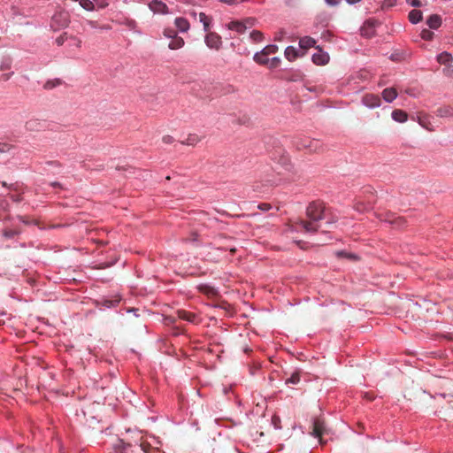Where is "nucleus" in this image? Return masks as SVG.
I'll use <instances>...</instances> for the list:
<instances>
[{"mask_svg":"<svg viewBox=\"0 0 453 453\" xmlns=\"http://www.w3.org/2000/svg\"><path fill=\"white\" fill-rule=\"evenodd\" d=\"M199 19L203 24L204 29L208 30L210 27L211 19L205 13L200 12Z\"/></svg>","mask_w":453,"mask_h":453,"instance_id":"nucleus-29","label":"nucleus"},{"mask_svg":"<svg viewBox=\"0 0 453 453\" xmlns=\"http://www.w3.org/2000/svg\"><path fill=\"white\" fill-rule=\"evenodd\" d=\"M338 255H339V256H342V255H344V256H346V257H350V258H355V257H356V256H355V255H352V254H349V255H347V254H346V253H344V252H339V253H338Z\"/></svg>","mask_w":453,"mask_h":453,"instance_id":"nucleus-53","label":"nucleus"},{"mask_svg":"<svg viewBox=\"0 0 453 453\" xmlns=\"http://www.w3.org/2000/svg\"><path fill=\"white\" fill-rule=\"evenodd\" d=\"M11 149L12 145L5 142H0V153L8 152Z\"/></svg>","mask_w":453,"mask_h":453,"instance_id":"nucleus-41","label":"nucleus"},{"mask_svg":"<svg viewBox=\"0 0 453 453\" xmlns=\"http://www.w3.org/2000/svg\"><path fill=\"white\" fill-rule=\"evenodd\" d=\"M164 35L168 37V38H172L173 39V37L176 36V32L173 29L166 28L164 31Z\"/></svg>","mask_w":453,"mask_h":453,"instance_id":"nucleus-40","label":"nucleus"},{"mask_svg":"<svg viewBox=\"0 0 453 453\" xmlns=\"http://www.w3.org/2000/svg\"><path fill=\"white\" fill-rule=\"evenodd\" d=\"M227 27L230 30H235L239 34H243L247 30V25L238 20L229 22Z\"/></svg>","mask_w":453,"mask_h":453,"instance_id":"nucleus-11","label":"nucleus"},{"mask_svg":"<svg viewBox=\"0 0 453 453\" xmlns=\"http://www.w3.org/2000/svg\"><path fill=\"white\" fill-rule=\"evenodd\" d=\"M205 43L209 48L218 50L222 44L221 37L216 33L211 32L205 36Z\"/></svg>","mask_w":453,"mask_h":453,"instance_id":"nucleus-5","label":"nucleus"},{"mask_svg":"<svg viewBox=\"0 0 453 453\" xmlns=\"http://www.w3.org/2000/svg\"><path fill=\"white\" fill-rule=\"evenodd\" d=\"M247 25V29L252 27L255 25L256 19L253 18H248L242 21Z\"/></svg>","mask_w":453,"mask_h":453,"instance_id":"nucleus-44","label":"nucleus"},{"mask_svg":"<svg viewBox=\"0 0 453 453\" xmlns=\"http://www.w3.org/2000/svg\"><path fill=\"white\" fill-rule=\"evenodd\" d=\"M281 35H279V38H277L278 41H280Z\"/></svg>","mask_w":453,"mask_h":453,"instance_id":"nucleus-59","label":"nucleus"},{"mask_svg":"<svg viewBox=\"0 0 453 453\" xmlns=\"http://www.w3.org/2000/svg\"><path fill=\"white\" fill-rule=\"evenodd\" d=\"M127 446L122 441H119L115 447L117 453H125Z\"/></svg>","mask_w":453,"mask_h":453,"instance_id":"nucleus-38","label":"nucleus"},{"mask_svg":"<svg viewBox=\"0 0 453 453\" xmlns=\"http://www.w3.org/2000/svg\"><path fill=\"white\" fill-rule=\"evenodd\" d=\"M19 231L14 230V229H5L4 231V235L7 238H12L15 235L19 234Z\"/></svg>","mask_w":453,"mask_h":453,"instance_id":"nucleus-36","label":"nucleus"},{"mask_svg":"<svg viewBox=\"0 0 453 453\" xmlns=\"http://www.w3.org/2000/svg\"><path fill=\"white\" fill-rule=\"evenodd\" d=\"M378 24L379 22L376 19H367L361 27V35L367 38L372 37L375 35V27Z\"/></svg>","mask_w":453,"mask_h":453,"instance_id":"nucleus-4","label":"nucleus"},{"mask_svg":"<svg viewBox=\"0 0 453 453\" xmlns=\"http://www.w3.org/2000/svg\"><path fill=\"white\" fill-rule=\"evenodd\" d=\"M184 40L181 37H178L177 35L173 38L172 42L169 43L168 47L171 50H178L183 47Z\"/></svg>","mask_w":453,"mask_h":453,"instance_id":"nucleus-22","label":"nucleus"},{"mask_svg":"<svg viewBox=\"0 0 453 453\" xmlns=\"http://www.w3.org/2000/svg\"><path fill=\"white\" fill-rule=\"evenodd\" d=\"M365 397L367 400H369V401H372V400L374 399V396H373L372 394H370V393H366V394L365 395Z\"/></svg>","mask_w":453,"mask_h":453,"instance_id":"nucleus-51","label":"nucleus"},{"mask_svg":"<svg viewBox=\"0 0 453 453\" xmlns=\"http://www.w3.org/2000/svg\"><path fill=\"white\" fill-rule=\"evenodd\" d=\"M434 36V33L428 29H423L421 32V37L424 40L430 41Z\"/></svg>","mask_w":453,"mask_h":453,"instance_id":"nucleus-32","label":"nucleus"},{"mask_svg":"<svg viewBox=\"0 0 453 453\" xmlns=\"http://www.w3.org/2000/svg\"><path fill=\"white\" fill-rule=\"evenodd\" d=\"M80 4L87 11H93L95 9L94 1L91 0H81Z\"/></svg>","mask_w":453,"mask_h":453,"instance_id":"nucleus-30","label":"nucleus"},{"mask_svg":"<svg viewBox=\"0 0 453 453\" xmlns=\"http://www.w3.org/2000/svg\"><path fill=\"white\" fill-rule=\"evenodd\" d=\"M363 104L369 108H375L380 105V98L374 94H366L362 98Z\"/></svg>","mask_w":453,"mask_h":453,"instance_id":"nucleus-6","label":"nucleus"},{"mask_svg":"<svg viewBox=\"0 0 453 453\" xmlns=\"http://www.w3.org/2000/svg\"><path fill=\"white\" fill-rule=\"evenodd\" d=\"M281 35H279V38H277L278 41H280Z\"/></svg>","mask_w":453,"mask_h":453,"instance_id":"nucleus-60","label":"nucleus"},{"mask_svg":"<svg viewBox=\"0 0 453 453\" xmlns=\"http://www.w3.org/2000/svg\"><path fill=\"white\" fill-rule=\"evenodd\" d=\"M162 141L165 144H171L174 142V138L173 136L167 134V135L163 136Z\"/></svg>","mask_w":453,"mask_h":453,"instance_id":"nucleus-45","label":"nucleus"},{"mask_svg":"<svg viewBox=\"0 0 453 453\" xmlns=\"http://www.w3.org/2000/svg\"><path fill=\"white\" fill-rule=\"evenodd\" d=\"M199 288L201 291H203L208 295H215L216 294V290L210 286H200Z\"/></svg>","mask_w":453,"mask_h":453,"instance_id":"nucleus-34","label":"nucleus"},{"mask_svg":"<svg viewBox=\"0 0 453 453\" xmlns=\"http://www.w3.org/2000/svg\"><path fill=\"white\" fill-rule=\"evenodd\" d=\"M250 37L251 38V40L253 42H258L263 40L264 35L262 34V32H260L258 30H254L250 33Z\"/></svg>","mask_w":453,"mask_h":453,"instance_id":"nucleus-28","label":"nucleus"},{"mask_svg":"<svg viewBox=\"0 0 453 453\" xmlns=\"http://www.w3.org/2000/svg\"><path fill=\"white\" fill-rule=\"evenodd\" d=\"M10 198L16 203H19L22 200V196L20 195H10Z\"/></svg>","mask_w":453,"mask_h":453,"instance_id":"nucleus-47","label":"nucleus"},{"mask_svg":"<svg viewBox=\"0 0 453 453\" xmlns=\"http://www.w3.org/2000/svg\"><path fill=\"white\" fill-rule=\"evenodd\" d=\"M285 57L288 61H294L298 58V51L293 46H288L285 50Z\"/></svg>","mask_w":453,"mask_h":453,"instance_id":"nucleus-20","label":"nucleus"},{"mask_svg":"<svg viewBox=\"0 0 453 453\" xmlns=\"http://www.w3.org/2000/svg\"><path fill=\"white\" fill-rule=\"evenodd\" d=\"M295 146L298 150H306L309 153H319L323 150V144L320 141L308 137L296 138Z\"/></svg>","mask_w":453,"mask_h":453,"instance_id":"nucleus-2","label":"nucleus"},{"mask_svg":"<svg viewBox=\"0 0 453 453\" xmlns=\"http://www.w3.org/2000/svg\"><path fill=\"white\" fill-rule=\"evenodd\" d=\"M271 204L270 203H260L258 205V208L262 211H268L271 209Z\"/></svg>","mask_w":453,"mask_h":453,"instance_id":"nucleus-48","label":"nucleus"},{"mask_svg":"<svg viewBox=\"0 0 453 453\" xmlns=\"http://www.w3.org/2000/svg\"><path fill=\"white\" fill-rule=\"evenodd\" d=\"M221 1H222V2H225V3L228 4H234V0H221Z\"/></svg>","mask_w":453,"mask_h":453,"instance_id":"nucleus-55","label":"nucleus"},{"mask_svg":"<svg viewBox=\"0 0 453 453\" xmlns=\"http://www.w3.org/2000/svg\"><path fill=\"white\" fill-rule=\"evenodd\" d=\"M312 61L315 65H324L328 63L329 56L327 53L319 50V52L313 54Z\"/></svg>","mask_w":453,"mask_h":453,"instance_id":"nucleus-10","label":"nucleus"},{"mask_svg":"<svg viewBox=\"0 0 453 453\" xmlns=\"http://www.w3.org/2000/svg\"><path fill=\"white\" fill-rule=\"evenodd\" d=\"M308 219H301L296 223V229L304 233L315 234L319 231V222L326 218V206L320 201L311 202L306 209Z\"/></svg>","mask_w":453,"mask_h":453,"instance_id":"nucleus-1","label":"nucleus"},{"mask_svg":"<svg viewBox=\"0 0 453 453\" xmlns=\"http://www.w3.org/2000/svg\"><path fill=\"white\" fill-rule=\"evenodd\" d=\"M253 59L256 63L263 65H267L269 63V58H267L265 55L262 54V51L257 52L254 55Z\"/></svg>","mask_w":453,"mask_h":453,"instance_id":"nucleus-23","label":"nucleus"},{"mask_svg":"<svg viewBox=\"0 0 453 453\" xmlns=\"http://www.w3.org/2000/svg\"><path fill=\"white\" fill-rule=\"evenodd\" d=\"M150 9L155 13L165 14L168 13L167 5L162 1L153 0L149 4Z\"/></svg>","mask_w":453,"mask_h":453,"instance_id":"nucleus-7","label":"nucleus"},{"mask_svg":"<svg viewBox=\"0 0 453 453\" xmlns=\"http://www.w3.org/2000/svg\"><path fill=\"white\" fill-rule=\"evenodd\" d=\"M174 24L180 32H187L189 29V23L185 18H176Z\"/></svg>","mask_w":453,"mask_h":453,"instance_id":"nucleus-18","label":"nucleus"},{"mask_svg":"<svg viewBox=\"0 0 453 453\" xmlns=\"http://www.w3.org/2000/svg\"><path fill=\"white\" fill-rule=\"evenodd\" d=\"M422 126H423L424 127H426L428 131H433V129H432V128H429L428 127H426V126H425V125H423V124H422Z\"/></svg>","mask_w":453,"mask_h":453,"instance_id":"nucleus-58","label":"nucleus"},{"mask_svg":"<svg viewBox=\"0 0 453 453\" xmlns=\"http://www.w3.org/2000/svg\"><path fill=\"white\" fill-rule=\"evenodd\" d=\"M93 1H94L95 7L96 6L97 8H100V9L104 8L109 4L108 0H93Z\"/></svg>","mask_w":453,"mask_h":453,"instance_id":"nucleus-37","label":"nucleus"},{"mask_svg":"<svg viewBox=\"0 0 453 453\" xmlns=\"http://www.w3.org/2000/svg\"><path fill=\"white\" fill-rule=\"evenodd\" d=\"M32 124H33V122H32V121L27 122V127L30 129V128H31Z\"/></svg>","mask_w":453,"mask_h":453,"instance_id":"nucleus-57","label":"nucleus"},{"mask_svg":"<svg viewBox=\"0 0 453 453\" xmlns=\"http://www.w3.org/2000/svg\"><path fill=\"white\" fill-rule=\"evenodd\" d=\"M19 219L21 222L25 223V224H28V223H29V222H28V220L27 219V218H26L25 216H19Z\"/></svg>","mask_w":453,"mask_h":453,"instance_id":"nucleus-52","label":"nucleus"},{"mask_svg":"<svg viewBox=\"0 0 453 453\" xmlns=\"http://www.w3.org/2000/svg\"><path fill=\"white\" fill-rule=\"evenodd\" d=\"M346 1L349 4H354L360 2L361 0H346Z\"/></svg>","mask_w":453,"mask_h":453,"instance_id":"nucleus-54","label":"nucleus"},{"mask_svg":"<svg viewBox=\"0 0 453 453\" xmlns=\"http://www.w3.org/2000/svg\"><path fill=\"white\" fill-rule=\"evenodd\" d=\"M69 19L66 12H58L52 17V27L58 24V27H66L68 25Z\"/></svg>","mask_w":453,"mask_h":453,"instance_id":"nucleus-8","label":"nucleus"},{"mask_svg":"<svg viewBox=\"0 0 453 453\" xmlns=\"http://www.w3.org/2000/svg\"><path fill=\"white\" fill-rule=\"evenodd\" d=\"M69 39V37L67 36L66 33H64L62 34L61 35H59L57 39H56V43L58 45V46H61L64 44V42L65 41H67Z\"/></svg>","mask_w":453,"mask_h":453,"instance_id":"nucleus-35","label":"nucleus"},{"mask_svg":"<svg viewBox=\"0 0 453 453\" xmlns=\"http://www.w3.org/2000/svg\"><path fill=\"white\" fill-rule=\"evenodd\" d=\"M329 5L335 6L340 4L341 0H325Z\"/></svg>","mask_w":453,"mask_h":453,"instance_id":"nucleus-50","label":"nucleus"},{"mask_svg":"<svg viewBox=\"0 0 453 453\" xmlns=\"http://www.w3.org/2000/svg\"><path fill=\"white\" fill-rule=\"evenodd\" d=\"M119 301H120L119 298L114 299V300L105 299V300H104L103 304L108 308H111V307L115 306L117 303H119Z\"/></svg>","mask_w":453,"mask_h":453,"instance_id":"nucleus-33","label":"nucleus"},{"mask_svg":"<svg viewBox=\"0 0 453 453\" xmlns=\"http://www.w3.org/2000/svg\"><path fill=\"white\" fill-rule=\"evenodd\" d=\"M177 316L179 319L196 323V315L195 313L187 311L185 310H178L177 311Z\"/></svg>","mask_w":453,"mask_h":453,"instance_id":"nucleus-13","label":"nucleus"},{"mask_svg":"<svg viewBox=\"0 0 453 453\" xmlns=\"http://www.w3.org/2000/svg\"><path fill=\"white\" fill-rule=\"evenodd\" d=\"M440 64L446 65L452 61V56L448 52H442L437 56Z\"/></svg>","mask_w":453,"mask_h":453,"instance_id":"nucleus-24","label":"nucleus"},{"mask_svg":"<svg viewBox=\"0 0 453 453\" xmlns=\"http://www.w3.org/2000/svg\"><path fill=\"white\" fill-rule=\"evenodd\" d=\"M406 3L414 7H420L421 2L419 0H405Z\"/></svg>","mask_w":453,"mask_h":453,"instance_id":"nucleus-46","label":"nucleus"},{"mask_svg":"<svg viewBox=\"0 0 453 453\" xmlns=\"http://www.w3.org/2000/svg\"><path fill=\"white\" fill-rule=\"evenodd\" d=\"M300 381V372L298 371L293 372L291 376L286 380V384H297Z\"/></svg>","mask_w":453,"mask_h":453,"instance_id":"nucleus-26","label":"nucleus"},{"mask_svg":"<svg viewBox=\"0 0 453 453\" xmlns=\"http://www.w3.org/2000/svg\"><path fill=\"white\" fill-rule=\"evenodd\" d=\"M392 119L396 122L403 123L408 119V114L403 110H394Z\"/></svg>","mask_w":453,"mask_h":453,"instance_id":"nucleus-15","label":"nucleus"},{"mask_svg":"<svg viewBox=\"0 0 453 453\" xmlns=\"http://www.w3.org/2000/svg\"><path fill=\"white\" fill-rule=\"evenodd\" d=\"M262 54L265 55L266 57L274 54L278 51V46L271 44L265 47L262 50Z\"/></svg>","mask_w":453,"mask_h":453,"instance_id":"nucleus-27","label":"nucleus"},{"mask_svg":"<svg viewBox=\"0 0 453 453\" xmlns=\"http://www.w3.org/2000/svg\"><path fill=\"white\" fill-rule=\"evenodd\" d=\"M372 201H369V205H371ZM370 208V206L366 207L362 202H357L356 204V209L359 211H363Z\"/></svg>","mask_w":453,"mask_h":453,"instance_id":"nucleus-43","label":"nucleus"},{"mask_svg":"<svg viewBox=\"0 0 453 453\" xmlns=\"http://www.w3.org/2000/svg\"><path fill=\"white\" fill-rule=\"evenodd\" d=\"M382 97L386 102L391 103L397 97V91L395 88H387L382 91Z\"/></svg>","mask_w":453,"mask_h":453,"instance_id":"nucleus-14","label":"nucleus"},{"mask_svg":"<svg viewBox=\"0 0 453 453\" xmlns=\"http://www.w3.org/2000/svg\"><path fill=\"white\" fill-rule=\"evenodd\" d=\"M380 219L397 226H403L404 222L403 218L395 217L392 212H386L384 215H381Z\"/></svg>","mask_w":453,"mask_h":453,"instance_id":"nucleus-9","label":"nucleus"},{"mask_svg":"<svg viewBox=\"0 0 453 453\" xmlns=\"http://www.w3.org/2000/svg\"><path fill=\"white\" fill-rule=\"evenodd\" d=\"M202 138L196 134H189L186 140L182 141L181 143L188 146H195L200 142Z\"/></svg>","mask_w":453,"mask_h":453,"instance_id":"nucleus-17","label":"nucleus"},{"mask_svg":"<svg viewBox=\"0 0 453 453\" xmlns=\"http://www.w3.org/2000/svg\"><path fill=\"white\" fill-rule=\"evenodd\" d=\"M328 433L327 427L326 426L325 420L321 418H316L313 420L312 425V432L311 434L319 438L320 441H322V436Z\"/></svg>","mask_w":453,"mask_h":453,"instance_id":"nucleus-3","label":"nucleus"},{"mask_svg":"<svg viewBox=\"0 0 453 453\" xmlns=\"http://www.w3.org/2000/svg\"><path fill=\"white\" fill-rule=\"evenodd\" d=\"M435 114L440 118L453 117V107L449 105L441 106L436 110Z\"/></svg>","mask_w":453,"mask_h":453,"instance_id":"nucleus-12","label":"nucleus"},{"mask_svg":"<svg viewBox=\"0 0 453 453\" xmlns=\"http://www.w3.org/2000/svg\"><path fill=\"white\" fill-rule=\"evenodd\" d=\"M12 74L13 73H4L0 79L4 81H7L12 76Z\"/></svg>","mask_w":453,"mask_h":453,"instance_id":"nucleus-49","label":"nucleus"},{"mask_svg":"<svg viewBox=\"0 0 453 453\" xmlns=\"http://www.w3.org/2000/svg\"><path fill=\"white\" fill-rule=\"evenodd\" d=\"M426 23L430 28L437 29L441 24V18L437 14L431 15Z\"/></svg>","mask_w":453,"mask_h":453,"instance_id":"nucleus-16","label":"nucleus"},{"mask_svg":"<svg viewBox=\"0 0 453 453\" xmlns=\"http://www.w3.org/2000/svg\"><path fill=\"white\" fill-rule=\"evenodd\" d=\"M12 68V59L9 57H4L2 58L0 63V71H7Z\"/></svg>","mask_w":453,"mask_h":453,"instance_id":"nucleus-25","label":"nucleus"},{"mask_svg":"<svg viewBox=\"0 0 453 453\" xmlns=\"http://www.w3.org/2000/svg\"><path fill=\"white\" fill-rule=\"evenodd\" d=\"M409 19L411 23L417 24L422 19V12L418 10H412L409 12Z\"/></svg>","mask_w":453,"mask_h":453,"instance_id":"nucleus-21","label":"nucleus"},{"mask_svg":"<svg viewBox=\"0 0 453 453\" xmlns=\"http://www.w3.org/2000/svg\"><path fill=\"white\" fill-rule=\"evenodd\" d=\"M61 84V81L59 79H56L54 81H48L45 84H44V88L45 89H51L53 88H55L56 86H58Z\"/></svg>","mask_w":453,"mask_h":453,"instance_id":"nucleus-31","label":"nucleus"},{"mask_svg":"<svg viewBox=\"0 0 453 453\" xmlns=\"http://www.w3.org/2000/svg\"><path fill=\"white\" fill-rule=\"evenodd\" d=\"M280 63V60L279 58H273L272 59H269V65L270 68H275L277 67Z\"/></svg>","mask_w":453,"mask_h":453,"instance_id":"nucleus-39","label":"nucleus"},{"mask_svg":"<svg viewBox=\"0 0 453 453\" xmlns=\"http://www.w3.org/2000/svg\"><path fill=\"white\" fill-rule=\"evenodd\" d=\"M316 43V41L310 37V36H304L302 37L299 41V46L302 49L308 50L311 47H313Z\"/></svg>","mask_w":453,"mask_h":453,"instance_id":"nucleus-19","label":"nucleus"},{"mask_svg":"<svg viewBox=\"0 0 453 453\" xmlns=\"http://www.w3.org/2000/svg\"><path fill=\"white\" fill-rule=\"evenodd\" d=\"M69 39L72 41V45H74L76 46L77 48H81V40L77 38V37H74V36H70Z\"/></svg>","mask_w":453,"mask_h":453,"instance_id":"nucleus-42","label":"nucleus"},{"mask_svg":"<svg viewBox=\"0 0 453 453\" xmlns=\"http://www.w3.org/2000/svg\"><path fill=\"white\" fill-rule=\"evenodd\" d=\"M51 186H52V187H54V188H56V187H60L61 185H60V183H58V182H52V183H51Z\"/></svg>","mask_w":453,"mask_h":453,"instance_id":"nucleus-56","label":"nucleus"}]
</instances>
